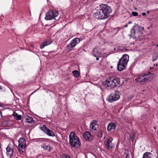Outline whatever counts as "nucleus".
<instances>
[{
  "label": "nucleus",
  "mask_w": 158,
  "mask_h": 158,
  "mask_svg": "<svg viewBox=\"0 0 158 158\" xmlns=\"http://www.w3.org/2000/svg\"><path fill=\"white\" fill-rule=\"evenodd\" d=\"M99 9L94 13L95 16L100 19H104L108 18L109 14L112 12L110 7L107 5L101 4L99 5Z\"/></svg>",
  "instance_id": "nucleus-1"
},
{
  "label": "nucleus",
  "mask_w": 158,
  "mask_h": 158,
  "mask_svg": "<svg viewBox=\"0 0 158 158\" xmlns=\"http://www.w3.org/2000/svg\"><path fill=\"white\" fill-rule=\"evenodd\" d=\"M104 83V84L108 89H114L116 86L121 85L120 79L116 77H109L106 80Z\"/></svg>",
  "instance_id": "nucleus-2"
},
{
  "label": "nucleus",
  "mask_w": 158,
  "mask_h": 158,
  "mask_svg": "<svg viewBox=\"0 0 158 158\" xmlns=\"http://www.w3.org/2000/svg\"><path fill=\"white\" fill-rule=\"evenodd\" d=\"M144 28L138 24H135L131 30V36L135 38H137L143 34Z\"/></svg>",
  "instance_id": "nucleus-3"
},
{
  "label": "nucleus",
  "mask_w": 158,
  "mask_h": 158,
  "mask_svg": "<svg viewBox=\"0 0 158 158\" xmlns=\"http://www.w3.org/2000/svg\"><path fill=\"white\" fill-rule=\"evenodd\" d=\"M128 60L129 56L127 54L123 55L119 60L117 64L118 70L119 71H121L123 69H126Z\"/></svg>",
  "instance_id": "nucleus-4"
},
{
  "label": "nucleus",
  "mask_w": 158,
  "mask_h": 158,
  "mask_svg": "<svg viewBox=\"0 0 158 158\" xmlns=\"http://www.w3.org/2000/svg\"><path fill=\"white\" fill-rule=\"evenodd\" d=\"M69 144L72 147L76 148V146L81 145L79 138L76 135L74 132L72 131L70 133L69 135Z\"/></svg>",
  "instance_id": "nucleus-5"
},
{
  "label": "nucleus",
  "mask_w": 158,
  "mask_h": 158,
  "mask_svg": "<svg viewBox=\"0 0 158 158\" xmlns=\"http://www.w3.org/2000/svg\"><path fill=\"white\" fill-rule=\"evenodd\" d=\"M58 15V12L56 10H50L46 14L45 19L46 20H58L57 17Z\"/></svg>",
  "instance_id": "nucleus-6"
},
{
  "label": "nucleus",
  "mask_w": 158,
  "mask_h": 158,
  "mask_svg": "<svg viewBox=\"0 0 158 158\" xmlns=\"http://www.w3.org/2000/svg\"><path fill=\"white\" fill-rule=\"evenodd\" d=\"M120 98L119 92L116 91L114 93H111L107 98V101L110 102H112L117 100Z\"/></svg>",
  "instance_id": "nucleus-7"
},
{
  "label": "nucleus",
  "mask_w": 158,
  "mask_h": 158,
  "mask_svg": "<svg viewBox=\"0 0 158 158\" xmlns=\"http://www.w3.org/2000/svg\"><path fill=\"white\" fill-rule=\"evenodd\" d=\"M18 142L19 144L18 149L20 154H21L23 153L22 150L24 149L26 147L25 139L23 138H20L18 140Z\"/></svg>",
  "instance_id": "nucleus-8"
},
{
  "label": "nucleus",
  "mask_w": 158,
  "mask_h": 158,
  "mask_svg": "<svg viewBox=\"0 0 158 158\" xmlns=\"http://www.w3.org/2000/svg\"><path fill=\"white\" fill-rule=\"evenodd\" d=\"M135 80L137 82H140L141 84H143L148 82L149 79L148 77H147V74H145L143 75L139 76L138 78L135 79Z\"/></svg>",
  "instance_id": "nucleus-9"
},
{
  "label": "nucleus",
  "mask_w": 158,
  "mask_h": 158,
  "mask_svg": "<svg viewBox=\"0 0 158 158\" xmlns=\"http://www.w3.org/2000/svg\"><path fill=\"white\" fill-rule=\"evenodd\" d=\"M41 129L49 136L54 137L55 135V133L45 125H43V126L41 127Z\"/></svg>",
  "instance_id": "nucleus-10"
},
{
  "label": "nucleus",
  "mask_w": 158,
  "mask_h": 158,
  "mask_svg": "<svg viewBox=\"0 0 158 158\" xmlns=\"http://www.w3.org/2000/svg\"><path fill=\"white\" fill-rule=\"evenodd\" d=\"M10 145H11L10 144L8 145L6 148V154L7 156L9 158H10L11 157L13 153V148L12 147H10Z\"/></svg>",
  "instance_id": "nucleus-11"
},
{
  "label": "nucleus",
  "mask_w": 158,
  "mask_h": 158,
  "mask_svg": "<svg viewBox=\"0 0 158 158\" xmlns=\"http://www.w3.org/2000/svg\"><path fill=\"white\" fill-rule=\"evenodd\" d=\"M116 126V125L114 123H109L107 127V131L111 132H113L114 130L115 129Z\"/></svg>",
  "instance_id": "nucleus-12"
},
{
  "label": "nucleus",
  "mask_w": 158,
  "mask_h": 158,
  "mask_svg": "<svg viewBox=\"0 0 158 158\" xmlns=\"http://www.w3.org/2000/svg\"><path fill=\"white\" fill-rule=\"evenodd\" d=\"M83 136L87 140L92 141L93 139V137L88 131H85L83 134Z\"/></svg>",
  "instance_id": "nucleus-13"
},
{
  "label": "nucleus",
  "mask_w": 158,
  "mask_h": 158,
  "mask_svg": "<svg viewBox=\"0 0 158 158\" xmlns=\"http://www.w3.org/2000/svg\"><path fill=\"white\" fill-rule=\"evenodd\" d=\"M113 140V139L110 137L107 140L106 144L105 145L107 149H110L112 148V147L111 146L112 141Z\"/></svg>",
  "instance_id": "nucleus-14"
},
{
  "label": "nucleus",
  "mask_w": 158,
  "mask_h": 158,
  "mask_svg": "<svg viewBox=\"0 0 158 158\" xmlns=\"http://www.w3.org/2000/svg\"><path fill=\"white\" fill-rule=\"evenodd\" d=\"M80 41V39L78 38H76L73 39L71 42L70 45H72V46L74 47Z\"/></svg>",
  "instance_id": "nucleus-15"
},
{
  "label": "nucleus",
  "mask_w": 158,
  "mask_h": 158,
  "mask_svg": "<svg viewBox=\"0 0 158 158\" xmlns=\"http://www.w3.org/2000/svg\"><path fill=\"white\" fill-rule=\"evenodd\" d=\"M25 119L26 120V122L29 123H34V121L33 120V118L29 117L28 115L25 116Z\"/></svg>",
  "instance_id": "nucleus-16"
},
{
  "label": "nucleus",
  "mask_w": 158,
  "mask_h": 158,
  "mask_svg": "<svg viewBox=\"0 0 158 158\" xmlns=\"http://www.w3.org/2000/svg\"><path fill=\"white\" fill-rule=\"evenodd\" d=\"M52 42L50 41H46L40 45V48L41 49L43 48L45 46H47L52 43Z\"/></svg>",
  "instance_id": "nucleus-17"
},
{
  "label": "nucleus",
  "mask_w": 158,
  "mask_h": 158,
  "mask_svg": "<svg viewBox=\"0 0 158 158\" xmlns=\"http://www.w3.org/2000/svg\"><path fill=\"white\" fill-rule=\"evenodd\" d=\"M12 115L17 120H20L21 118V115H19L16 112H14Z\"/></svg>",
  "instance_id": "nucleus-18"
},
{
  "label": "nucleus",
  "mask_w": 158,
  "mask_h": 158,
  "mask_svg": "<svg viewBox=\"0 0 158 158\" xmlns=\"http://www.w3.org/2000/svg\"><path fill=\"white\" fill-rule=\"evenodd\" d=\"M97 126L95 125V124H90V128L91 131L94 133H95L97 131Z\"/></svg>",
  "instance_id": "nucleus-19"
},
{
  "label": "nucleus",
  "mask_w": 158,
  "mask_h": 158,
  "mask_svg": "<svg viewBox=\"0 0 158 158\" xmlns=\"http://www.w3.org/2000/svg\"><path fill=\"white\" fill-rule=\"evenodd\" d=\"M152 155L151 153L146 152L143 154L142 158H151Z\"/></svg>",
  "instance_id": "nucleus-20"
},
{
  "label": "nucleus",
  "mask_w": 158,
  "mask_h": 158,
  "mask_svg": "<svg viewBox=\"0 0 158 158\" xmlns=\"http://www.w3.org/2000/svg\"><path fill=\"white\" fill-rule=\"evenodd\" d=\"M42 147L45 150L48 149L50 151L51 150L52 148H51L50 146H49L48 145H46V144H44L42 145Z\"/></svg>",
  "instance_id": "nucleus-21"
},
{
  "label": "nucleus",
  "mask_w": 158,
  "mask_h": 158,
  "mask_svg": "<svg viewBox=\"0 0 158 158\" xmlns=\"http://www.w3.org/2000/svg\"><path fill=\"white\" fill-rule=\"evenodd\" d=\"M72 73L73 75L76 77H78L79 76V72L77 70H74L73 71Z\"/></svg>",
  "instance_id": "nucleus-22"
},
{
  "label": "nucleus",
  "mask_w": 158,
  "mask_h": 158,
  "mask_svg": "<svg viewBox=\"0 0 158 158\" xmlns=\"http://www.w3.org/2000/svg\"><path fill=\"white\" fill-rule=\"evenodd\" d=\"M152 61H154L158 59V52L153 54L152 55Z\"/></svg>",
  "instance_id": "nucleus-23"
},
{
  "label": "nucleus",
  "mask_w": 158,
  "mask_h": 158,
  "mask_svg": "<svg viewBox=\"0 0 158 158\" xmlns=\"http://www.w3.org/2000/svg\"><path fill=\"white\" fill-rule=\"evenodd\" d=\"M60 158H70V157L67 154H63L61 156Z\"/></svg>",
  "instance_id": "nucleus-24"
},
{
  "label": "nucleus",
  "mask_w": 158,
  "mask_h": 158,
  "mask_svg": "<svg viewBox=\"0 0 158 158\" xmlns=\"http://www.w3.org/2000/svg\"><path fill=\"white\" fill-rule=\"evenodd\" d=\"M73 47H74L72 46V45H70V43L67 46V48L68 49V51L69 52L72 50V48Z\"/></svg>",
  "instance_id": "nucleus-25"
},
{
  "label": "nucleus",
  "mask_w": 158,
  "mask_h": 158,
  "mask_svg": "<svg viewBox=\"0 0 158 158\" xmlns=\"http://www.w3.org/2000/svg\"><path fill=\"white\" fill-rule=\"evenodd\" d=\"M102 131H100L99 133L98 134V137L99 138H101L102 136Z\"/></svg>",
  "instance_id": "nucleus-26"
},
{
  "label": "nucleus",
  "mask_w": 158,
  "mask_h": 158,
  "mask_svg": "<svg viewBox=\"0 0 158 158\" xmlns=\"http://www.w3.org/2000/svg\"><path fill=\"white\" fill-rule=\"evenodd\" d=\"M90 124H95V125L97 127H98V123L96 121H93L92 123H91Z\"/></svg>",
  "instance_id": "nucleus-27"
},
{
  "label": "nucleus",
  "mask_w": 158,
  "mask_h": 158,
  "mask_svg": "<svg viewBox=\"0 0 158 158\" xmlns=\"http://www.w3.org/2000/svg\"><path fill=\"white\" fill-rule=\"evenodd\" d=\"M132 15L133 16H135L138 15V13L136 12H132Z\"/></svg>",
  "instance_id": "nucleus-28"
},
{
  "label": "nucleus",
  "mask_w": 158,
  "mask_h": 158,
  "mask_svg": "<svg viewBox=\"0 0 158 158\" xmlns=\"http://www.w3.org/2000/svg\"><path fill=\"white\" fill-rule=\"evenodd\" d=\"M126 158H130V155L129 154L127 153L126 155Z\"/></svg>",
  "instance_id": "nucleus-29"
},
{
  "label": "nucleus",
  "mask_w": 158,
  "mask_h": 158,
  "mask_svg": "<svg viewBox=\"0 0 158 158\" xmlns=\"http://www.w3.org/2000/svg\"><path fill=\"white\" fill-rule=\"evenodd\" d=\"M94 49H93V51H92L93 52H94ZM93 56H94L97 57V56L96 55H95L94 53H93Z\"/></svg>",
  "instance_id": "nucleus-30"
},
{
  "label": "nucleus",
  "mask_w": 158,
  "mask_h": 158,
  "mask_svg": "<svg viewBox=\"0 0 158 158\" xmlns=\"http://www.w3.org/2000/svg\"><path fill=\"white\" fill-rule=\"evenodd\" d=\"M2 90V88L1 86L0 85V92Z\"/></svg>",
  "instance_id": "nucleus-31"
},
{
  "label": "nucleus",
  "mask_w": 158,
  "mask_h": 158,
  "mask_svg": "<svg viewBox=\"0 0 158 158\" xmlns=\"http://www.w3.org/2000/svg\"><path fill=\"white\" fill-rule=\"evenodd\" d=\"M142 15L143 16H145L146 15V13H142Z\"/></svg>",
  "instance_id": "nucleus-32"
},
{
  "label": "nucleus",
  "mask_w": 158,
  "mask_h": 158,
  "mask_svg": "<svg viewBox=\"0 0 158 158\" xmlns=\"http://www.w3.org/2000/svg\"><path fill=\"white\" fill-rule=\"evenodd\" d=\"M127 26H128L127 24H126L125 25L124 27H127Z\"/></svg>",
  "instance_id": "nucleus-33"
},
{
  "label": "nucleus",
  "mask_w": 158,
  "mask_h": 158,
  "mask_svg": "<svg viewBox=\"0 0 158 158\" xmlns=\"http://www.w3.org/2000/svg\"><path fill=\"white\" fill-rule=\"evenodd\" d=\"M34 46V45L33 44H31V47H33Z\"/></svg>",
  "instance_id": "nucleus-34"
},
{
  "label": "nucleus",
  "mask_w": 158,
  "mask_h": 158,
  "mask_svg": "<svg viewBox=\"0 0 158 158\" xmlns=\"http://www.w3.org/2000/svg\"><path fill=\"white\" fill-rule=\"evenodd\" d=\"M96 60H99V58H98L97 57V58H96Z\"/></svg>",
  "instance_id": "nucleus-35"
},
{
  "label": "nucleus",
  "mask_w": 158,
  "mask_h": 158,
  "mask_svg": "<svg viewBox=\"0 0 158 158\" xmlns=\"http://www.w3.org/2000/svg\"><path fill=\"white\" fill-rule=\"evenodd\" d=\"M131 23V21H129V22H128V24H130V23Z\"/></svg>",
  "instance_id": "nucleus-36"
},
{
  "label": "nucleus",
  "mask_w": 158,
  "mask_h": 158,
  "mask_svg": "<svg viewBox=\"0 0 158 158\" xmlns=\"http://www.w3.org/2000/svg\"><path fill=\"white\" fill-rule=\"evenodd\" d=\"M149 12H150V11H147V13H148V14H149Z\"/></svg>",
  "instance_id": "nucleus-37"
},
{
  "label": "nucleus",
  "mask_w": 158,
  "mask_h": 158,
  "mask_svg": "<svg viewBox=\"0 0 158 158\" xmlns=\"http://www.w3.org/2000/svg\"><path fill=\"white\" fill-rule=\"evenodd\" d=\"M156 47H158V44H156Z\"/></svg>",
  "instance_id": "nucleus-38"
}]
</instances>
